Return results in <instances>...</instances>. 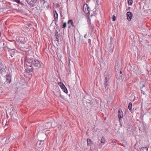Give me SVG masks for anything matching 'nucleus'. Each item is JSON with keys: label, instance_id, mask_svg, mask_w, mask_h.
<instances>
[{"label": "nucleus", "instance_id": "nucleus-1", "mask_svg": "<svg viewBox=\"0 0 151 151\" xmlns=\"http://www.w3.org/2000/svg\"><path fill=\"white\" fill-rule=\"evenodd\" d=\"M11 57H13L14 56H23V54L19 52H17V50L14 49H11L9 51Z\"/></svg>", "mask_w": 151, "mask_h": 151}, {"label": "nucleus", "instance_id": "nucleus-2", "mask_svg": "<svg viewBox=\"0 0 151 151\" xmlns=\"http://www.w3.org/2000/svg\"><path fill=\"white\" fill-rule=\"evenodd\" d=\"M29 63H31V65H33L35 67L39 68L40 67V64L38 60H35L34 61H32L31 62H29Z\"/></svg>", "mask_w": 151, "mask_h": 151}, {"label": "nucleus", "instance_id": "nucleus-3", "mask_svg": "<svg viewBox=\"0 0 151 151\" xmlns=\"http://www.w3.org/2000/svg\"><path fill=\"white\" fill-rule=\"evenodd\" d=\"M14 139V138L12 136H11L10 135H8L6 138L4 144L11 143Z\"/></svg>", "mask_w": 151, "mask_h": 151}, {"label": "nucleus", "instance_id": "nucleus-4", "mask_svg": "<svg viewBox=\"0 0 151 151\" xmlns=\"http://www.w3.org/2000/svg\"><path fill=\"white\" fill-rule=\"evenodd\" d=\"M110 78V76L109 75L108 76V75H105V80L104 85L105 88H106V86L108 85V82L109 81Z\"/></svg>", "mask_w": 151, "mask_h": 151}, {"label": "nucleus", "instance_id": "nucleus-5", "mask_svg": "<svg viewBox=\"0 0 151 151\" xmlns=\"http://www.w3.org/2000/svg\"><path fill=\"white\" fill-rule=\"evenodd\" d=\"M60 86L62 90L65 93H67L68 92V90L64 84L61 82H60Z\"/></svg>", "mask_w": 151, "mask_h": 151}, {"label": "nucleus", "instance_id": "nucleus-6", "mask_svg": "<svg viewBox=\"0 0 151 151\" xmlns=\"http://www.w3.org/2000/svg\"><path fill=\"white\" fill-rule=\"evenodd\" d=\"M127 19L129 21H131L133 15L130 12H128L127 13Z\"/></svg>", "mask_w": 151, "mask_h": 151}, {"label": "nucleus", "instance_id": "nucleus-7", "mask_svg": "<svg viewBox=\"0 0 151 151\" xmlns=\"http://www.w3.org/2000/svg\"><path fill=\"white\" fill-rule=\"evenodd\" d=\"M44 144V142L43 140H39L37 143L36 145L39 148L41 147Z\"/></svg>", "mask_w": 151, "mask_h": 151}, {"label": "nucleus", "instance_id": "nucleus-8", "mask_svg": "<svg viewBox=\"0 0 151 151\" xmlns=\"http://www.w3.org/2000/svg\"><path fill=\"white\" fill-rule=\"evenodd\" d=\"M114 47V45H110L108 46H107L105 48L106 50H107V51H109V52H111L113 51V48Z\"/></svg>", "mask_w": 151, "mask_h": 151}, {"label": "nucleus", "instance_id": "nucleus-9", "mask_svg": "<svg viewBox=\"0 0 151 151\" xmlns=\"http://www.w3.org/2000/svg\"><path fill=\"white\" fill-rule=\"evenodd\" d=\"M6 82L9 83L11 82V76L10 74H8L6 76Z\"/></svg>", "mask_w": 151, "mask_h": 151}, {"label": "nucleus", "instance_id": "nucleus-10", "mask_svg": "<svg viewBox=\"0 0 151 151\" xmlns=\"http://www.w3.org/2000/svg\"><path fill=\"white\" fill-rule=\"evenodd\" d=\"M31 65H29V67H28L25 69L26 72L27 73H29L30 72H32L33 71V69L32 68V66Z\"/></svg>", "mask_w": 151, "mask_h": 151}, {"label": "nucleus", "instance_id": "nucleus-11", "mask_svg": "<svg viewBox=\"0 0 151 151\" xmlns=\"http://www.w3.org/2000/svg\"><path fill=\"white\" fill-rule=\"evenodd\" d=\"M118 117L119 120L122 118L123 116V112L121 109H119L118 110Z\"/></svg>", "mask_w": 151, "mask_h": 151}, {"label": "nucleus", "instance_id": "nucleus-12", "mask_svg": "<svg viewBox=\"0 0 151 151\" xmlns=\"http://www.w3.org/2000/svg\"><path fill=\"white\" fill-rule=\"evenodd\" d=\"M18 40L20 42V43H24L26 42L24 37H19Z\"/></svg>", "mask_w": 151, "mask_h": 151}, {"label": "nucleus", "instance_id": "nucleus-13", "mask_svg": "<svg viewBox=\"0 0 151 151\" xmlns=\"http://www.w3.org/2000/svg\"><path fill=\"white\" fill-rule=\"evenodd\" d=\"M51 125L50 122H46L45 124V127L46 128H48L50 127Z\"/></svg>", "mask_w": 151, "mask_h": 151}, {"label": "nucleus", "instance_id": "nucleus-14", "mask_svg": "<svg viewBox=\"0 0 151 151\" xmlns=\"http://www.w3.org/2000/svg\"><path fill=\"white\" fill-rule=\"evenodd\" d=\"M54 19H58V14L56 11H54Z\"/></svg>", "mask_w": 151, "mask_h": 151}, {"label": "nucleus", "instance_id": "nucleus-15", "mask_svg": "<svg viewBox=\"0 0 151 151\" xmlns=\"http://www.w3.org/2000/svg\"><path fill=\"white\" fill-rule=\"evenodd\" d=\"M68 24H70L73 27H75L73 24V20L72 19L69 20L68 22Z\"/></svg>", "mask_w": 151, "mask_h": 151}, {"label": "nucleus", "instance_id": "nucleus-16", "mask_svg": "<svg viewBox=\"0 0 151 151\" xmlns=\"http://www.w3.org/2000/svg\"><path fill=\"white\" fill-rule=\"evenodd\" d=\"M128 109L130 111H132V103L131 102H130L129 104Z\"/></svg>", "mask_w": 151, "mask_h": 151}, {"label": "nucleus", "instance_id": "nucleus-17", "mask_svg": "<svg viewBox=\"0 0 151 151\" xmlns=\"http://www.w3.org/2000/svg\"><path fill=\"white\" fill-rule=\"evenodd\" d=\"M87 145L88 146H89L91 145V144L92 142L91 140L90 139H87Z\"/></svg>", "mask_w": 151, "mask_h": 151}, {"label": "nucleus", "instance_id": "nucleus-18", "mask_svg": "<svg viewBox=\"0 0 151 151\" xmlns=\"http://www.w3.org/2000/svg\"><path fill=\"white\" fill-rule=\"evenodd\" d=\"M58 95H56L58 97H60L61 98H62L63 99H65V98L63 97V96L61 95L60 93V92L58 93Z\"/></svg>", "mask_w": 151, "mask_h": 151}, {"label": "nucleus", "instance_id": "nucleus-19", "mask_svg": "<svg viewBox=\"0 0 151 151\" xmlns=\"http://www.w3.org/2000/svg\"><path fill=\"white\" fill-rule=\"evenodd\" d=\"M12 0L14 2H17V3H18V4H22V5H24V4L23 3L21 2L20 0Z\"/></svg>", "mask_w": 151, "mask_h": 151}, {"label": "nucleus", "instance_id": "nucleus-20", "mask_svg": "<svg viewBox=\"0 0 151 151\" xmlns=\"http://www.w3.org/2000/svg\"><path fill=\"white\" fill-rule=\"evenodd\" d=\"M19 46L20 47L22 48H24L25 47V43H20L19 44Z\"/></svg>", "mask_w": 151, "mask_h": 151}, {"label": "nucleus", "instance_id": "nucleus-21", "mask_svg": "<svg viewBox=\"0 0 151 151\" xmlns=\"http://www.w3.org/2000/svg\"><path fill=\"white\" fill-rule=\"evenodd\" d=\"M140 151H148V148L146 147H143L141 148Z\"/></svg>", "mask_w": 151, "mask_h": 151}, {"label": "nucleus", "instance_id": "nucleus-22", "mask_svg": "<svg viewBox=\"0 0 151 151\" xmlns=\"http://www.w3.org/2000/svg\"><path fill=\"white\" fill-rule=\"evenodd\" d=\"M26 1L28 4H30V5H32V7L34 6V5L32 4V3H31L30 0H26Z\"/></svg>", "mask_w": 151, "mask_h": 151}, {"label": "nucleus", "instance_id": "nucleus-23", "mask_svg": "<svg viewBox=\"0 0 151 151\" xmlns=\"http://www.w3.org/2000/svg\"><path fill=\"white\" fill-rule=\"evenodd\" d=\"M110 45H114L113 44V41H114V39H113V38L112 37H111L110 38Z\"/></svg>", "mask_w": 151, "mask_h": 151}, {"label": "nucleus", "instance_id": "nucleus-24", "mask_svg": "<svg viewBox=\"0 0 151 151\" xmlns=\"http://www.w3.org/2000/svg\"><path fill=\"white\" fill-rule=\"evenodd\" d=\"M105 142V139L104 137H102L101 138V142L102 143H103V144H104Z\"/></svg>", "mask_w": 151, "mask_h": 151}, {"label": "nucleus", "instance_id": "nucleus-25", "mask_svg": "<svg viewBox=\"0 0 151 151\" xmlns=\"http://www.w3.org/2000/svg\"><path fill=\"white\" fill-rule=\"evenodd\" d=\"M3 65L1 64L0 63V72L1 73L3 72Z\"/></svg>", "mask_w": 151, "mask_h": 151}, {"label": "nucleus", "instance_id": "nucleus-26", "mask_svg": "<svg viewBox=\"0 0 151 151\" xmlns=\"http://www.w3.org/2000/svg\"><path fill=\"white\" fill-rule=\"evenodd\" d=\"M145 85L144 84H143L142 85V86L141 87V91H142V92L143 93V94H144V91L143 90V87H145Z\"/></svg>", "mask_w": 151, "mask_h": 151}, {"label": "nucleus", "instance_id": "nucleus-27", "mask_svg": "<svg viewBox=\"0 0 151 151\" xmlns=\"http://www.w3.org/2000/svg\"><path fill=\"white\" fill-rule=\"evenodd\" d=\"M86 6L87 8V11H88V14H89L90 12V9L89 8V6H88V5L86 4Z\"/></svg>", "mask_w": 151, "mask_h": 151}, {"label": "nucleus", "instance_id": "nucleus-28", "mask_svg": "<svg viewBox=\"0 0 151 151\" xmlns=\"http://www.w3.org/2000/svg\"><path fill=\"white\" fill-rule=\"evenodd\" d=\"M66 22H65L63 23V24L62 25V28H65L66 27Z\"/></svg>", "mask_w": 151, "mask_h": 151}, {"label": "nucleus", "instance_id": "nucleus-29", "mask_svg": "<svg viewBox=\"0 0 151 151\" xmlns=\"http://www.w3.org/2000/svg\"><path fill=\"white\" fill-rule=\"evenodd\" d=\"M89 23H90V24H89V29H92V30H93V28L92 25L91 24V23L90 21L89 22Z\"/></svg>", "mask_w": 151, "mask_h": 151}, {"label": "nucleus", "instance_id": "nucleus-30", "mask_svg": "<svg viewBox=\"0 0 151 151\" xmlns=\"http://www.w3.org/2000/svg\"><path fill=\"white\" fill-rule=\"evenodd\" d=\"M83 11L84 13L86 14H88V11H87V8L84 9L83 8Z\"/></svg>", "mask_w": 151, "mask_h": 151}, {"label": "nucleus", "instance_id": "nucleus-31", "mask_svg": "<svg viewBox=\"0 0 151 151\" xmlns=\"http://www.w3.org/2000/svg\"><path fill=\"white\" fill-rule=\"evenodd\" d=\"M133 2L132 0H129L128 1V3L129 5H131Z\"/></svg>", "mask_w": 151, "mask_h": 151}, {"label": "nucleus", "instance_id": "nucleus-32", "mask_svg": "<svg viewBox=\"0 0 151 151\" xmlns=\"http://www.w3.org/2000/svg\"><path fill=\"white\" fill-rule=\"evenodd\" d=\"M112 19L113 21H115L116 19V17L114 15H113L112 16Z\"/></svg>", "mask_w": 151, "mask_h": 151}, {"label": "nucleus", "instance_id": "nucleus-33", "mask_svg": "<svg viewBox=\"0 0 151 151\" xmlns=\"http://www.w3.org/2000/svg\"><path fill=\"white\" fill-rule=\"evenodd\" d=\"M55 36H58V35H59V34H58V32L57 31H56L55 32Z\"/></svg>", "mask_w": 151, "mask_h": 151}, {"label": "nucleus", "instance_id": "nucleus-34", "mask_svg": "<svg viewBox=\"0 0 151 151\" xmlns=\"http://www.w3.org/2000/svg\"><path fill=\"white\" fill-rule=\"evenodd\" d=\"M88 42L90 45L91 44V40L90 39H89L88 40Z\"/></svg>", "mask_w": 151, "mask_h": 151}, {"label": "nucleus", "instance_id": "nucleus-35", "mask_svg": "<svg viewBox=\"0 0 151 151\" xmlns=\"http://www.w3.org/2000/svg\"><path fill=\"white\" fill-rule=\"evenodd\" d=\"M54 19L55 20V23L56 24V22H58V19Z\"/></svg>", "mask_w": 151, "mask_h": 151}, {"label": "nucleus", "instance_id": "nucleus-36", "mask_svg": "<svg viewBox=\"0 0 151 151\" xmlns=\"http://www.w3.org/2000/svg\"><path fill=\"white\" fill-rule=\"evenodd\" d=\"M56 40L58 42H59V38L57 37L56 38Z\"/></svg>", "mask_w": 151, "mask_h": 151}, {"label": "nucleus", "instance_id": "nucleus-37", "mask_svg": "<svg viewBox=\"0 0 151 151\" xmlns=\"http://www.w3.org/2000/svg\"><path fill=\"white\" fill-rule=\"evenodd\" d=\"M33 61L32 60H27V62H28V64H31V63H29V62H31V61Z\"/></svg>", "mask_w": 151, "mask_h": 151}, {"label": "nucleus", "instance_id": "nucleus-38", "mask_svg": "<svg viewBox=\"0 0 151 151\" xmlns=\"http://www.w3.org/2000/svg\"><path fill=\"white\" fill-rule=\"evenodd\" d=\"M83 8H84V9L86 8V4L84 5H83Z\"/></svg>", "mask_w": 151, "mask_h": 151}, {"label": "nucleus", "instance_id": "nucleus-39", "mask_svg": "<svg viewBox=\"0 0 151 151\" xmlns=\"http://www.w3.org/2000/svg\"><path fill=\"white\" fill-rule=\"evenodd\" d=\"M119 73H120V76H122V71H119Z\"/></svg>", "mask_w": 151, "mask_h": 151}, {"label": "nucleus", "instance_id": "nucleus-40", "mask_svg": "<svg viewBox=\"0 0 151 151\" xmlns=\"http://www.w3.org/2000/svg\"><path fill=\"white\" fill-rule=\"evenodd\" d=\"M32 2H36L37 0H31Z\"/></svg>", "mask_w": 151, "mask_h": 151}, {"label": "nucleus", "instance_id": "nucleus-41", "mask_svg": "<svg viewBox=\"0 0 151 151\" xmlns=\"http://www.w3.org/2000/svg\"><path fill=\"white\" fill-rule=\"evenodd\" d=\"M41 1H44V3H45L46 2L45 1H44V0H40Z\"/></svg>", "mask_w": 151, "mask_h": 151}, {"label": "nucleus", "instance_id": "nucleus-42", "mask_svg": "<svg viewBox=\"0 0 151 151\" xmlns=\"http://www.w3.org/2000/svg\"><path fill=\"white\" fill-rule=\"evenodd\" d=\"M7 122L6 123L5 125V127L4 128H7L6 127V125H7Z\"/></svg>", "mask_w": 151, "mask_h": 151}, {"label": "nucleus", "instance_id": "nucleus-43", "mask_svg": "<svg viewBox=\"0 0 151 151\" xmlns=\"http://www.w3.org/2000/svg\"><path fill=\"white\" fill-rule=\"evenodd\" d=\"M60 35H58V36H56V37H58V38H59V37H60Z\"/></svg>", "mask_w": 151, "mask_h": 151}, {"label": "nucleus", "instance_id": "nucleus-44", "mask_svg": "<svg viewBox=\"0 0 151 151\" xmlns=\"http://www.w3.org/2000/svg\"><path fill=\"white\" fill-rule=\"evenodd\" d=\"M94 0L96 1V3L98 4V1L99 0Z\"/></svg>", "mask_w": 151, "mask_h": 151}, {"label": "nucleus", "instance_id": "nucleus-45", "mask_svg": "<svg viewBox=\"0 0 151 151\" xmlns=\"http://www.w3.org/2000/svg\"><path fill=\"white\" fill-rule=\"evenodd\" d=\"M111 142H112V143H114L115 142L114 141H112Z\"/></svg>", "mask_w": 151, "mask_h": 151}, {"label": "nucleus", "instance_id": "nucleus-46", "mask_svg": "<svg viewBox=\"0 0 151 151\" xmlns=\"http://www.w3.org/2000/svg\"><path fill=\"white\" fill-rule=\"evenodd\" d=\"M6 116L7 118H8L9 117V116H8V115H7V114H6Z\"/></svg>", "mask_w": 151, "mask_h": 151}, {"label": "nucleus", "instance_id": "nucleus-47", "mask_svg": "<svg viewBox=\"0 0 151 151\" xmlns=\"http://www.w3.org/2000/svg\"><path fill=\"white\" fill-rule=\"evenodd\" d=\"M68 60H69V64L70 63V59L69 58V57H68Z\"/></svg>", "mask_w": 151, "mask_h": 151}, {"label": "nucleus", "instance_id": "nucleus-48", "mask_svg": "<svg viewBox=\"0 0 151 151\" xmlns=\"http://www.w3.org/2000/svg\"><path fill=\"white\" fill-rule=\"evenodd\" d=\"M69 74H70V73H68V75H69Z\"/></svg>", "mask_w": 151, "mask_h": 151}, {"label": "nucleus", "instance_id": "nucleus-49", "mask_svg": "<svg viewBox=\"0 0 151 151\" xmlns=\"http://www.w3.org/2000/svg\"><path fill=\"white\" fill-rule=\"evenodd\" d=\"M137 59H138V57H137Z\"/></svg>", "mask_w": 151, "mask_h": 151}]
</instances>
